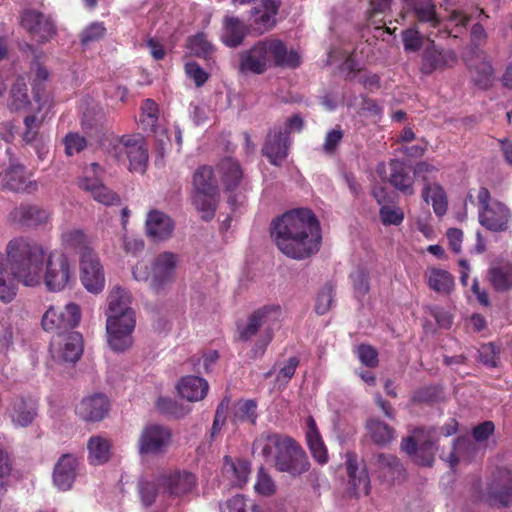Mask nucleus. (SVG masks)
I'll use <instances>...</instances> for the list:
<instances>
[{
	"instance_id": "59",
	"label": "nucleus",
	"mask_w": 512,
	"mask_h": 512,
	"mask_svg": "<svg viewBox=\"0 0 512 512\" xmlns=\"http://www.w3.org/2000/svg\"><path fill=\"white\" fill-rule=\"evenodd\" d=\"M65 145V153L68 156L78 154L87 147V140L76 132H69L63 139Z\"/></svg>"
},
{
	"instance_id": "33",
	"label": "nucleus",
	"mask_w": 512,
	"mask_h": 512,
	"mask_svg": "<svg viewBox=\"0 0 512 512\" xmlns=\"http://www.w3.org/2000/svg\"><path fill=\"white\" fill-rule=\"evenodd\" d=\"M289 436H283L277 433H262L253 442V453H258L266 460L273 459L278 453Z\"/></svg>"
},
{
	"instance_id": "52",
	"label": "nucleus",
	"mask_w": 512,
	"mask_h": 512,
	"mask_svg": "<svg viewBox=\"0 0 512 512\" xmlns=\"http://www.w3.org/2000/svg\"><path fill=\"white\" fill-rule=\"evenodd\" d=\"M285 317V310L279 304H267L255 310L248 320H277Z\"/></svg>"
},
{
	"instance_id": "34",
	"label": "nucleus",
	"mask_w": 512,
	"mask_h": 512,
	"mask_svg": "<svg viewBox=\"0 0 512 512\" xmlns=\"http://www.w3.org/2000/svg\"><path fill=\"white\" fill-rule=\"evenodd\" d=\"M217 169L225 190L234 191L243 178V170L239 162L227 157L218 163Z\"/></svg>"
},
{
	"instance_id": "7",
	"label": "nucleus",
	"mask_w": 512,
	"mask_h": 512,
	"mask_svg": "<svg viewBox=\"0 0 512 512\" xmlns=\"http://www.w3.org/2000/svg\"><path fill=\"white\" fill-rule=\"evenodd\" d=\"M414 12L419 24H427L429 28L438 29L439 34H445L446 37H458L470 21V17L459 10H453L448 17V23L453 24L454 28L450 29L448 25L440 30L441 19L436 13V5L433 0H407Z\"/></svg>"
},
{
	"instance_id": "16",
	"label": "nucleus",
	"mask_w": 512,
	"mask_h": 512,
	"mask_svg": "<svg viewBox=\"0 0 512 512\" xmlns=\"http://www.w3.org/2000/svg\"><path fill=\"white\" fill-rule=\"evenodd\" d=\"M80 280L87 291L98 294L105 286L103 266L95 252L80 257Z\"/></svg>"
},
{
	"instance_id": "44",
	"label": "nucleus",
	"mask_w": 512,
	"mask_h": 512,
	"mask_svg": "<svg viewBox=\"0 0 512 512\" xmlns=\"http://www.w3.org/2000/svg\"><path fill=\"white\" fill-rule=\"evenodd\" d=\"M438 36V33H434L433 31H427L423 36L418 28H408L402 32L404 49L407 52H417L423 45L424 37L431 43H434V39Z\"/></svg>"
},
{
	"instance_id": "32",
	"label": "nucleus",
	"mask_w": 512,
	"mask_h": 512,
	"mask_svg": "<svg viewBox=\"0 0 512 512\" xmlns=\"http://www.w3.org/2000/svg\"><path fill=\"white\" fill-rule=\"evenodd\" d=\"M306 441L312 457L319 464H326L328 452L324 441L319 433L316 422L312 416L306 420Z\"/></svg>"
},
{
	"instance_id": "48",
	"label": "nucleus",
	"mask_w": 512,
	"mask_h": 512,
	"mask_svg": "<svg viewBox=\"0 0 512 512\" xmlns=\"http://www.w3.org/2000/svg\"><path fill=\"white\" fill-rule=\"evenodd\" d=\"M256 407V403L253 400L237 402L233 407V412L230 417L231 421L235 425L244 422L255 424L257 418Z\"/></svg>"
},
{
	"instance_id": "31",
	"label": "nucleus",
	"mask_w": 512,
	"mask_h": 512,
	"mask_svg": "<svg viewBox=\"0 0 512 512\" xmlns=\"http://www.w3.org/2000/svg\"><path fill=\"white\" fill-rule=\"evenodd\" d=\"M487 278L495 291H510L512 289V260L494 262L487 271Z\"/></svg>"
},
{
	"instance_id": "26",
	"label": "nucleus",
	"mask_w": 512,
	"mask_h": 512,
	"mask_svg": "<svg viewBox=\"0 0 512 512\" xmlns=\"http://www.w3.org/2000/svg\"><path fill=\"white\" fill-rule=\"evenodd\" d=\"M135 322H106L107 341L110 348L121 352L133 343L132 333Z\"/></svg>"
},
{
	"instance_id": "24",
	"label": "nucleus",
	"mask_w": 512,
	"mask_h": 512,
	"mask_svg": "<svg viewBox=\"0 0 512 512\" xmlns=\"http://www.w3.org/2000/svg\"><path fill=\"white\" fill-rule=\"evenodd\" d=\"M78 467L79 462L75 456L72 454L62 455L53 470L54 485L62 491L71 489L77 476Z\"/></svg>"
},
{
	"instance_id": "28",
	"label": "nucleus",
	"mask_w": 512,
	"mask_h": 512,
	"mask_svg": "<svg viewBox=\"0 0 512 512\" xmlns=\"http://www.w3.org/2000/svg\"><path fill=\"white\" fill-rule=\"evenodd\" d=\"M108 411L109 400L101 394L84 398L76 407L77 415L87 422L101 421Z\"/></svg>"
},
{
	"instance_id": "60",
	"label": "nucleus",
	"mask_w": 512,
	"mask_h": 512,
	"mask_svg": "<svg viewBox=\"0 0 512 512\" xmlns=\"http://www.w3.org/2000/svg\"><path fill=\"white\" fill-rule=\"evenodd\" d=\"M355 297H364L370 290L369 275L364 270H357L350 275Z\"/></svg>"
},
{
	"instance_id": "30",
	"label": "nucleus",
	"mask_w": 512,
	"mask_h": 512,
	"mask_svg": "<svg viewBox=\"0 0 512 512\" xmlns=\"http://www.w3.org/2000/svg\"><path fill=\"white\" fill-rule=\"evenodd\" d=\"M9 217L21 226L36 227L49 220L50 212L37 205L21 204L10 212Z\"/></svg>"
},
{
	"instance_id": "29",
	"label": "nucleus",
	"mask_w": 512,
	"mask_h": 512,
	"mask_svg": "<svg viewBox=\"0 0 512 512\" xmlns=\"http://www.w3.org/2000/svg\"><path fill=\"white\" fill-rule=\"evenodd\" d=\"M390 173L387 182L404 196H413L415 194V176L410 175L404 162L398 159L389 161Z\"/></svg>"
},
{
	"instance_id": "47",
	"label": "nucleus",
	"mask_w": 512,
	"mask_h": 512,
	"mask_svg": "<svg viewBox=\"0 0 512 512\" xmlns=\"http://www.w3.org/2000/svg\"><path fill=\"white\" fill-rule=\"evenodd\" d=\"M187 46L191 53L199 58L210 59L215 51L213 44L207 39V35L199 32L187 39Z\"/></svg>"
},
{
	"instance_id": "18",
	"label": "nucleus",
	"mask_w": 512,
	"mask_h": 512,
	"mask_svg": "<svg viewBox=\"0 0 512 512\" xmlns=\"http://www.w3.org/2000/svg\"><path fill=\"white\" fill-rule=\"evenodd\" d=\"M290 145L287 131L274 126L266 136L261 153L271 165L281 166L288 157Z\"/></svg>"
},
{
	"instance_id": "35",
	"label": "nucleus",
	"mask_w": 512,
	"mask_h": 512,
	"mask_svg": "<svg viewBox=\"0 0 512 512\" xmlns=\"http://www.w3.org/2000/svg\"><path fill=\"white\" fill-rule=\"evenodd\" d=\"M373 459L380 475L387 481H400L404 479L403 465L396 456L380 453L375 455Z\"/></svg>"
},
{
	"instance_id": "17",
	"label": "nucleus",
	"mask_w": 512,
	"mask_h": 512,
	"mask_svg": "<svg viewBox=\"0 0 512 512\" xmlns=\"http://www.w3.org/2000/svg\"><path fill=\"white\" fill-rule=\"evenodd\" d=\"M131 304V293L119 285L114 286L107 296L106 320H136V311Z\"/></svg>"
},
{
	"instance_id": "21",
	"label": "nucleus",
	"mask_w": 512,
	"mask_h": 512,
	"mask_svg": "<svg viewBox=\"0 0 512 512\" xmlns=\"http://www.w3.org/2000/svg\"><path fill=\"white\" fill-rule=\"evenodd\" d=\"M0 187L13 192L32 193L37 190V183L30 180L24 165L10 164L0 172Z\"/></svg>"
},
{
	"instance_id": "3",
	"label": "nucleus",
	"mask_w": 512,
	"mask_h": 512,
	"mask_svg": "<svg viewBox=\"0 0 512 512\" xmlns=\"http://www.w3.org/2000/svg\"><path fill=\"white\" fill-rule=\"evenodd\" d=\"M10 273L25 286L40 283L45 250L37 241L28 237L11 239L6 246Z\"/></svg>"
},
{
	"instance_id": "12",
	"label": "nucleus",
	"mask_w": 512,
	"mask_h": 512,
	"mask_svg": "<svg viewBox=\"0 0 512 512\" xmlns=\"http://www.w3.org/2000/svg\"><path fill=\"white\" fill-rule=\"evenodd\" d=\"M74 281V271L68 257L61 251L47 256L44 283L49 291H61Z\"/></svg>"
},
{
	"instance_id": "1",
	"label": "nucleus",
	"mask_w": 512,
	"mask_h": 512,
	"mask_svg": "<svg viewBox=\"0 0 512 512\" xmlns=\"http://www.w3.org/2000/svg\"><path fill=\"white\" fill-rule=\"evenodd\" d=\"M271 236L283 254L298 260L317 253L322 240L320 223L308 208L288 211L274 220Z\"/></svg>"
},
{
	"instance_id": "45",
	"label": "nucleus",
	"mask_w": 512,
	"mask_h": 512,
	"mask_svg": "<svg viewBox=\"0 0 512 512\" xmlns=\"http://www.w3.org/2000/svg\"><path fill=\"white\" fill-rule=\"evenodd\" d=\"M80 320L81 308L76 303H68L64 307L51 305L43 314L41 320Z\"/></svg>"
},
{
	"instance_id": "23",
	"label": "nucleus",
	"mask_w": 512,
	"mask_h": 512,
	"mask_svg": "<svg viewBox=\"0 0 512 512\" xmlns=\"http://www.w3.org/2000/svg\"><path fill=\"white\" fill-rule=\"evenodd\" d=\"M159 484L170 495L181 496L190 493L196 486V477L187 471H172L163 473Z\"/></svg>"
},
{
	"instance_id": "39",
	"label": "nucleus",
	"mask_w": 512,
	"mask_h": 512,
	"mask_svg": "<svg viewBox=\"0 0 512 512\" xmlns=\"http://www.w3.org/2000/svg\"><path fill=\"white\" fill-rule=\"evenodd\" d=\"M263 322H248L244 327L238 326V331L240 335V339L247 341L250 340L253 336L260 333L261 339L256 345V349L254 350L255 354H262L267 344L272 339V332L269 327H263Z\"/></svg>"
},
{
	"instance_id": "40",
	"label": "nucleus",
	"mask_w": 512,
	"mask_h": 512,
	"mask_svg": "<svg viewBox=\"0 0 512 512\" xmlns=\"http://www.w3.org/2000/svg\"><path fill=\"white\" fill-rule=\"evenodd\" d=\"M427 284L430 289L439 294H449L454 287V277L446 270L430 268L426 272Z\"/></svg>"
},
{
	"instance_id": "55",
	"label": "nucleus",
	"mask_w": 512,
	"mask_h": 512,
	"mask_svg": "<svg viewBox=\"0 0 512 512\" xmlns=\"http://www.w3.org/2000/svg\"><path fill=\"white\" fill-rule=\"evenodd\" d=\"M262 512L253 501H247L242 495H236L225 504L223 512Z\"/></svg>"
},
{
	"instance_id": "13",
	"label": "nucleus",
	"mask_w": 512,
	"mask_h": 512,
	"mask_svg": "<svg viewBox=\"0 0 512 512\" xmlns=\"http://www.w3.org/2000/svg\"><path fill=\"white\" fill-rule=\"evenodd\" d=\"M172 441L171 430L163 425L149 424L141 431L138 451L142 456H160L167 452Z\"/></svg>"
},
{
	"instance_id": "9",
	"label": "nucleus",
	"mask_w": 512,
	"mask_h": 512,
	"mask_svg": "<svg viewBox=\"0 0 512 512\" xmlns=\"http://www.w3.org/2000/svg\"><path fill=\"white\" fill-rule=\"evenodd\" d=\"M479 223L493 232L505 231L511 220L510 209L502 202L493 200L486 187H480L477 194Z\"/></svg>"
},
{
	"instance_id": "20",
	"label": "nucleus",
	"mask_w": 512,
	"mask_h": 512,
	"mask_svg": "<svg viewBox=\"0 0 512 512\" xmlns=\"http://www.w3.org/2000/svg\"><path fill=\"white\" fill-rule=\"evenodd\" d=\"M22 27L38 42H47L56 33L53 21L39 11L28 9L21 15Z\"/></svg>"
},
{
	"instance_id": "2",
	"label": "nucleus",
	"mask_w": 512,
	"mask_h": 512,
	"mask_svg": "<svg viewBox=\"0 0 512 512\" xmlns=\"http://www.w3.org/2000/svg\"><path fill=\"white\" fill-rule=\"evenodd\" d=\"M238 58V69L242 74L260 75L271 66L294 69L301 64L300 55L295 50L288 51L285 43L274 37L257 41L241 51Z\"/></svg>"
},
{
	"instance_id": "42",
	"label": "nucleus",
	"mask_w": 512,
	"mask_h": 512,
	"mask_svg": "<svg viewBox=\"0 0 512 512\" xmlns=\"http://www.w3.org/2000/svg\"><path fill=\"white\" fill-rule=\"evenodd\" d=\"M63 245L80 253V257L87 252H94L91 248V239L83 230L74 229L62 234Z\"/></svg>"
},
{
	"instance_id": "15",
	"label": "nucleus",
	"mask_w": 512,
	"mask_h": 512,
	"mask_svg": "<svg viewBox=\"0 0 512 512\" xmlns=\"http://www.w3.org/2000/svg\"><path fill=\"white\" fill-rule=\"evenodd\" d=\"M280 6V0H262L260 6L251 10L248 25L252 36H261L276 26Z\"/></svg>"
},
{
	"instance_id": "53",
	"label": "nucleus",
	"mask_w": 512,
	"mask_h": 512,
	"mask_svg": "<svg viewBox=\"0 0 512 512\" xmlns=\"http://www.w3.org/2000/svg\"><path fill=\"white\" fill-rule=\"evenodd\" d=\"M106 28L103 23L93 22L83 29L80 34V42L82 46H88L91 43L98 42L104 38Z\"/></svg>"
},
{
	"instance_id": "37",
	"label": "nucleus",
	"mask_w": 512,
	"mask_h": 512,
	"mask_svg": "<svg viewBox=\"0 0 512 512\" xmlns=\"http://www.w3.org/2000/svg\"><path fill=\"white\" fill-rule=\"evenodd\" d=\"M422 198L427 204L431 202L433 211L438 217L447 213L448 197L445 189L438 182L427 183L422 189Z\"/></svg>"
},
{
	"instance_id": "38",
	"label": "nucleus",
	"mask_w": 512,
	"mask_h": 512,
	"mask_svg": "<svg viewBox=\"0 0 512 512\" xmlns=\"http://www.w3.org/2000/svg\"><path fill=\"white\" fill-rule=\"evenodd\" d=\"M36 414V403L32 399L18 398L13 402L11 418L14 424L26 427L33 422Z\"/></svg>"
},
{
	"instance_id": "49",
	"label": "nucleus",
	"mask_w": 512,
	"mask_h": 512,
	"mask_svg": "<svg viewBox=\"0 0 512 512\" xmlns=\"http://www.w3.org/2000/svg\"><path fill=\"white\" fill-rule=\"evenodd\" d=\"M159 119V107L153 99H145L141 104L140 122L144 130L155 132Z\"/></svg>"
},
{
	"instance_id": "19",
	"label": "nucleus",
	"mask_w": 512,
	"mask_h": 512,
	"mask_svg": "<svg viewBox=\"0 0 512 512\" xmlns=\"http://www.w3.org/2000/svg\"><path fill=\"white\" fill-rule=\"evenodd\" d=\"M345 469L348 478V488L355 496L367 495L370 490V478L363 461L358 459L354 452L345 454Z\"/></svg>"
},
{
	"instance_id": "14",
	"label": "nucleus",
	"mask_w": 512,
	"mask_h": 512,
	"mask_svg": "<svg viewBox=\"0 0 512 512\" xmlns=\"http://www.w3.org/2000/svg\"><path fill=\"white\" fill-rule=\"evenodd\" d=\"M488 502L493 506L512 505V470L497 468L487 484Z\"/></svg>"
},
{
	"instance_id": "10",
	"label": "nucleus",
	"mask_w": 512,
	"mask_h": 512,
	"mask_svg": "<svg viewBox=\"0 0 512 512\" xmlns=\"http://www.w3.org/2000/svg\"><path fill=\"white\" fill-rule=\"evenodd\" d=\"M436 430L416 428L413 435L402 440L401 448L421 466H432L436 447Z\"/></svg>"
},
{
	"instance_id": "63",
	"label": "nucleus",
	"mask_w": 512,
	"mask_h": 512,
	"mask_svg": "<svg viewBox=\"0 0 512 512\" xmlns=\"http://www.w3.org/2000/svg\"><path fill=\"white\" fill-rule=\"evenodd\" d=\"M344 133L340 126L329 130L323 143V151L326 154H334L343 139Z\"/></svg>"
},
{
	"instance_id": "4",
	"label": "nucleus",
	"mask_w": 512,
	"mask_h": 512,
	"mask_svg": "<svg viewBox=\"0 0 512 512\" xmlns=\"http://www.w3.org/2000/svg\"><path fill=\"white\" fill-rule=\"evenodd\" d=\"M193 204L202 213V219L211 220L219 201V186L214 169L209 165L199 166L192 178Z\"/></svg>"
},
{
	"instance_id": "51",
	"label": "nucleus",
	"mask_w": 512,
	"mask_h": 512,
	"mask_svg": "<svg viewBox=\"0 0 512 512\" xmlns=\"http://www.w3.org/2000/svg\"><path fill=\"white\" fill-rule=\"evenodd\" d=\"M501 345L495 342L482 344L478 349L479 361L487 368H496L500 364Z\"/></svg>"
},
{
	"instance_id": "22",
	"label": "nucleus",
	"mask_w": 512,
	"mask_h": 512,
	"mask_svg": "<svg viewBox=\"0 0 512 512\" xmlns=\"http://www.w3.org/2000/svg\"><path fill=\"white\" fill-rule=\"evenodd\" d=\"M174 230L175 222L169 215L157 209L148 212L145 220V232L153 241L170 239Z\"/></svg>"
},
{
	"instance_id": "58",
	"label": "nucleus",
	"mask_w": 512,
	"mask_h": 512,
	"mask_svg": "<svg viewBox=\"0 0 512 512\" xmlns=\"http://www.w3.org/2000/svg\"><path fill=\"white\" fill-rule=\"evenodd\" d=\"M379 216L383 225H400L404 220V212L400 207L382 205L379 209Z\"/></svg>"
},
{
	"instance_id": "25",
	"label": "nucleus",
	"mask_w": 512,
	"mask_h": 512,
	"mask_svg": "<svg viewBox=\"0 0 512 512\" xmlns=\"http://www.w3.org/2000/svg\"><path fill=\"white\" fill-rule=\"evenodd\" d=\"M251 35L249 25L236 16L226 15L223 19L221 41L229 48L243 44L245 38Z\"/></svg>"
},
{
	"instance_id": "43",
	"label": "nucleus",
	"mask_w": 512,
	"mask_h": 512,
	"mask_svg": "<svg viewBox=\"0 0 512 512\" xmlns=\"http://www.w3.org/2000/svg\"><path fill=\"white\" fill-rule=\"evenodd\" d=\"M87 448L89 459L95 465L103 464L110 458V443L104 437L92 436L87 443Z\"/></svg>"
},
{
	"instance_id": "5",
	"label": "nucleus",
	"mask_w": 512,
	"mask_h": 512,
	"mask_svg": "<svg viewBox=\"0 0 512 512\" xmlns=\"http://www.w3.org/2000/svg\"><path fill=\"white\" fill-rule=\"evenodd\" d=\"M78 322H41L43 330L53 332L51 348L65 361L75 363L83 352L82 335L75 331Z\"/></svg>"
},
{
	"instance_id": "8",
	"label": "nucleus",
	"mask_w": 512,
	"mask_h": 512,
	"mask_svg": "<svg viewBox=\"0 0 512 512\" xmlns=\"http://www.w3.org/2000/svg\"><path fill=\"white\" fill-rule=\"evenodd\" d=\"M179 257L177 254L165 251L157 255L151 266V277L149 278L147 266L144 264H136L132 274L137 281L149 280L150 288L156 292H161L167 285L175 280V273Z\"/></svg>"
},
{
	"instance_id": "6",
	"label": "nucleus",
	"mask_w": 512,
	"mask_h": 512,
	"mask_svg": "<svg viewBox=\"0 0 512 512\" xmlns=\"http://www.w3.org/2000/svg\"><path fill=\"white\" fill-rule=\"evenodd\" d=\"M107 152L118 162H129L131 172L144 173L148 164V149L141 134H126L111 139Z\"/></svg>"
},
{
	"instance_id": "61",
	"label": "nucleus",
	"mask_w": 512,
	"mask_h": 512,
	"mask_svg": "<svg viewBox=\"0 0 512 512\" xmlns=\"http://www.w3.org/2000/svg\"><path fill=\"white\" fill-rule=\"evenodd\" d=\"M91 196L95 201L106 206L119 205L121 203L120 196L104 184H102Z\"/></svg>"
},
{
	"instance_id": "56",
	"label": "nucleus",
	"mask_w": 512,
	"mask_h": 512,
	"mask_svg": "<svg viewBox=\"0 0 512 512\" xmlns=\"http://www.w3.org/2000/svg\"><path fill=\"white\" fill-rule=\"evenodd\" d=\"M33 70L34 77L31 83L32 91L34 98L39 101L41 99V93L44 91V83L49 78V71L38 61L33 64Z\"/></svg>"
},
{
	"instance_id": "46",
	"label": "nucleus",
	"mask_w": 512,
	"mask_h": 512,
	"mask_svg": "<svg viewBox=\"0 0 512 512\" xmlns=\"http://www.w3.org/2000/svg\"><path fill=\"white\" fill-rule=\"evenodd\" d=\"M367 428L373 442L377 445H387L395 438V430L378 419H370L367 423Z\"/></svg>"
},
{
	"instance_id": "57",
	"label": "nucleus",
	"mask_w": 512,
	"mask_h": 512,
	"mask_svg": "<svg viewBox=\"0 0 512 512\" xmlns=\"http://www.w3.org/2000/svg\"><path fill=\"white\" fill-rule=\"evenodd\" d=\"M334 297V285L331 282H327L318 293L315 311L317 315H324L331 307Z\"/></svg>"
},
{
	"instance_id": "36",
	"label": "nucleus",
	"mask_w": 512,
	"mask_h": 512,
	"mask_svg": "<svg viewBox=\"0 0 512 512\" xmlns=\"http://www.w3.org/2000/svg\"><path fill=\"white\" fill-rule=\"evenodd\" d=\"M179 394L190 402L202 400L209 389L208 382L198 376H186L177 385Z\"/></svg>"
},
{
	"instance_id": "62",
	"label": "nucleus",
	"mask_w": 512,
	"mask_h": 512,
	"mask_svg": "<svg viewBox=\"0 0 512 512\" xmlns=\"http://www.w3.org/2000/svg\"><path fill=\"white\" fill-rule=\"evenodd\" d=\"M356 353L360 362L366 367L374 368L378 365V352L374 347L361 344L356 348Z\"/></svg>"
},
{
	"instance_id": "54",
	"label": "nucleus",
	"mask_w": 512,
	"mask_h": 512,
	"mask_svg": "<svg viewBox=\"0 0 512 512\" xmlns=\"http://www.w3.org/2000/svg\"><path fill=\"white\" fill-rule=\"evenodd\" d=\"M156 406L160 412L175 418L184 417L190 412V408L184 407L176 401L165 397H160L156 402Z\"/></svg>"
},
{
	"instance_id": "27",
	"label": "nucleus",
	"mask_w": 512,
	"mask_h": 512,
	"mask_svg": "<svg viewBox=\"0 0 512 512\" xmlns=\"http://www.w3.org/2000/svg\"><path fill=\"white\" fill-rule=\"evenodd\" d=\"M457 63V56L451 50L437 49L433 44L427 47L422 55L421 71L424 74H431L435 70L452 67Z\"/></svg>"
},
{
	"instance_id": "64",
	"label": "nucleus",
	"mask_w": 512,
	"mask_h": 512,
	"mask_svg": "<svg viewBox=\"0 0 512 512\" xmlns=\"http://www.w3.org/2000/svg\"><path fill=\"white\" fill-rule=\"evenodd\" d=\"M138 490L144 506L149 507L155 502L158 489L154 482L146 480L140 481L138 484Z\"/></svg>"
},
{
	"instance_id": "50",
	"label": "nucleus",
	"mask_w": 512,
	"mask_h": 512,
	"mask_svg": "<svg viewBox=\"0 0 512 512\" xmlns=\"http://www.w3.org/2000/svg\"><path fill=\"white\" fill-rule=\"evenodd\" d=\"M10 106L13 110L19 111L30 104L27 93V85L23 77H18L10 90Z\"/></svg>"
},
{
	"instance_id": "11",
	"label": "nucleus",
	"mask_w": 512,
	"mask_h": 512,
	"mask_svg": "<svg viewBox=\"0 0 512 512\" xmlns=\"http://www.w3.org/2000/svg\"><path fill=\"white\" fill-rule=\"evenodd\" d=\"M274 466L279 472L298 477L310 469V462L304 449L289 437L281 450L274 455Z\"/></svg>"
},
{
	"instance_id": "41",
	"label": "nucleus",
	"mask_w": 512,
	"mask_h": 512,
	"mask_svg": "<svg viewBox=\"0 0 512 512\" xmlns=\"http://www.w3.org/2000/svg\"><path fill=\"white\" fill-rule=\"evenodd\" d=\"M477 451L476 444L468 437H458L453 444V449L447 461L451 467L456 466L461 460H470Z\"/></svg>"
}]
</instances>
